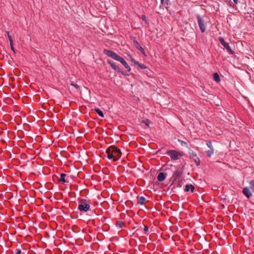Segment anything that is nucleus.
I'll use <instances>...</instances> for the list:
<instances>
[{
	"instance_id": "nucleus-8",
	"label": "nucleus",
	"mask_w": 254,
	"mask_h": 254,
	"mask_svg": "<svg viewBox=\"0 0 254 254\" xmlns=\"http://www.w3.org/2000/svg\"><path fill=\"white\" fill-rule=\"evenodd\" d=\"M244 195L248 198L252 196V191L248 187H245L243 190Z\"/></svg>"
},
{
	"instance_id": "nucleus-23",
	"label": "nucleus",
	"mask_w": 254,
	"mask_h": 254,
	"mask_svg": "<svg viewBox=\"0 0 254 254\" xmlns=\"http://www.w3.org/2000/svg\"><path fill=\"white\" fill-rule=\"evenodd\" d=\"M143 123L148 127L149 126V124L150 123V121L147 119L143 121Z\"/></svg>"
},
{
	"instance_id": "nucleus-15",
	"label": "nucleus",
	"mask_w": 254,
	"mask_h": 254,
	"mask_svg": "<svg viewBox=\"0 0 254 254\" xmlns=\"http://www.w3.org/2000/svg\"><path fill=\"white\" fill-rule=\"evenodd\" d=\"M219 40L225 48H229L223 38L219 37Z\"/></svg>"
},
{
	"instance_id": "nucleus-21",
	"label": "nucleus",
	"mask_w": 254,
	"mask_h": 254,
	"mask_svg": "<svg viewBox=\"0 0 254 254\" xmlns=\"http://www.w3.org/2000/svg\"><path fill=\"white\" fill-rule=\"evenodd\" d=\"M145 200V198L143 196H141L138 200V202L140 204H143L144 203V201Z\"/></svg>"
},
{
	"instance_id": "nucleus-12",
	"label": "nucleus",
	"mask_w": 254,
	"mask_h": 254,
	"mask_svg": "<svg viewBox=\"0 0 254 254\" xmlns=\"http://www.w3.org/2000/svg\"><path fill=\"white\" fill-rule=\"evenodd\" d=\"M166 176L164 173H159L157 179L160 182H163L165 179Z\"/></svg>"
},
{
	"instance_id": "nucleus-11",
	"label": "nucleus",
	"mask_w": 254,
	"mask_h": 254,
	"mask_svg": "<svg viewBox=\"0 0 254 254\" xmlns=\"http://www.w3.org/2000/svg\"><path fill=\"white\" fill-rule=\"evenodd\" d=\"M195 188L192 185H187L185 187V191L186 192L190 190L191 192H193Z\"/></svg>"
},
{
	"instance_id": "nucleus-19",
	"label": "nucleus",
	"mask_w": 254,
	"mask_h": 254,
	"mask_svg": "<svg viewBox=\"0 0 254 254\" xmlns=\"http://www.w3.org/2000/svg\"><path fill=\"white\" fill-rule=\"evenodd\" d=\"M95 111L99 115V116H100L101 117H104V114L100 109H95Z\"/></svg>"
},
{
	"instance_id": "nucleus-26",
	"label": "nucleus",
	"mask_w": 254,
	"mask_h": 254,
	"mask_svg": "<svg viewBox=\"0 0 254 254\" xmlns=\"http://www.w3.org/2000/svg\"><path fill=\"white\" fill-rule=\"evenodd\" d=\"M133 41H134V46L135 47V48H138L140 46L139 43L136 41L134 40Z\"/></svg>"
},
{
	"instance_id": "nucleus-2",
	"label": "nucleus",
	"mask_w": 254,
	"mask_h": 254,
	"mask_svg": "<svg viewBox=\"0 0 254 254\" xmlns=\"http://www.w3.org/2000/svg\"><path fill=\"white\" fill-rule=\"evenodd\" d=\"M104 53L105 54L112 58L114 60L119 61L125 66V67L127 68V64L126 62L121 57L118 55L114 52L107 49H105Z\"/></svg>"
},
{
	"instance_id": "nucleus-22",
	"label": "nucleus",
	"mask_w": 254,
	"mask_h": 254,
	"mask_svg": "<svg viewBox=\"0 0 254 254\" xmlns=\"http://www.w3.org/2000/svg\"><path fill=\"white\" fill-rule=\"evenodd\" d=\"M141 19L144 21L145 23H147V19L145 15H142L141 17Z\"/></svg>"
},
{
	"instance_id": "nucleus-28",
	"label": "nucleus",
	"mask_w": 254,
	"mask_h": 254,
	"mask_svg": "<svg viewBox=\"0 0 254 254\" xmlns=\"http://www.w3.org/2000/svg\"><path fill=\"white\" fill-rule=\"evenodd\" d=\"M130 59H131V61L132 62H133L135 64H136V65H138V64H139V63L137 61H135L132 58H130Z\"/></svg>"
},
{
	"instance_id": "nucleus-5",
	"label": "nucleus",
	"mask_w": 254,
	"mask_h": 254,
	"mask_svg": "<svg viewBox=\"0 0 254 254\" xmlns=\"http://www.w3.org/2000/svg\"><path fill=\"white\" fill-rule=\"evenodd\" d=\"M196 18L198 22V24L201 32L202 33L204 32L206 30V26L204 24V21L201 18V17L198 15H197Z\"/></svg>"
},
{
	"instance_id": "nucleus-17",
	"label": "nucleus",
	"mask_w": 254,
	"mask_h": 254,
	"mask_svg": "<svg viewBox=\"0 0 254 254\" xmlns=\"http://www.w3.org/2000/svg\"><path fill=\"white\" fill-rule=\"evenodd\" d=\"M252 192H254V180L250 181L249 184V188Z\"/></svg>"
},
{
	"instance_id": "nucleus-30",
	"label": "nucleus",
	"mask_w": 254,
	"mask_h": 254,
	"mask_svg": "<svg viewBox=\"0 0 254 254\" xmlns=\"http://www.w3.org/2000/svg\"><path fill=\"white\" fill-rule=\"evenodd\" d=\"M149 230V229L147 227V226H145L144 227V231L145 233H146L147 232H148Z\"/></svg>"
},
{
	"instance_id": "nucleus-13",
	"label": "nucleus",
	"mask_w": 254,
	"mask_h": 254,
	"mask_svg": "<svg viewBox=\"0 0 254 254\" xmlns=\"http://www.w3.org/2000/svg\"><path fill=\"white\" fill-rule=\"evenodd\" d=\"M108 63L114 69L116 70L119 69L118 66L116 65V64L114 62L108 60Z\"/></svg>"
},
{
	"instance_id": "nucleus-16",
	"label": "nucleus",
	"mask_w": 254,
	"mask_h": 254,
	"mask_svg": "<svg viewBox=\"0 0 254 254\" xmlns=\"http://www.w3.org/2000/svg\"><path fill=\"white\" fill-rule=\"evenodd\" d=\"M189 153L190 158H193V157L197 156L196 153L192 150L190 149Z\"/></svg>"
},
{
	"instance_id": "nucleus-35",
	"label": "nucleus",
	"mask_w": 254,
	"mask_h": 254,
	"mask_svg": "<svg viewBox=\"0 0 254 254\" xmlns=\"http://www.w3.org/2000/svg\"><path fill=\"white\" fill-rule=\"evenodd\" d=\"M130 67L128 65V71H130Z\"/></svg>"
},
{
	"instance_id": "nucleus-1",
	"label": "nucleus",
	"mask_w": 254,
	"mask_h": 254,
	"mask_svg": "<svg viewBox=\"0 0 254 254\" xmlns=\"http://www.w3.org/2000/svg\"><path fill=\"white\" fill-rule=\"evenodd\" d=\"M107 157L109 159L116 161L121 156V152L119 148L113 146H110L106 151Z\"/></svg>"
},
{
	"instance_id": "nucleus-18",
	"label": "nucleus",
	"mask_w": 254,
	"mask_h": 254,
	"mask_svg": "<svg viewBox=\"0 0 254 254\" xmlns=\"http://www.w3.org/2000/svg\"><path fill=\"white\" fill-rule=\"evenodd\" d=\"M193 161L195 162V164L198 166L200 165V161L199 158L197 156L193 157V158H191Z\"/></svg>"
},
{
	"instance_id": "nucleus-4",
	"label": "nucleus",
	"mask_w": 254,
	"mask_h": 254,
	"mask_svg": "<svg viewBox=\"0 0 254 254\" xmlns=\"http://www.w3.org/2000/svg\"><path fill=\"white\" fill-rule=\"evenodd\" d=\"M166 154L169 155L172 160H176L179 159L180 157L183 156V154L181 152H178L176 150H169L167 152Z\"/></svg>"
},
{
	"instance_id": "nucleus-10",
	"label": "nucleus",
	"mask_w": 254,
	"mask_h": 254,
	"mask_svg": "<svg viewBox=\"0 0 254 254\" xmlns=\"http://www.w3.org/2000/svg\"><path fill=\"white\" fill-rule=\"evenodd\" d=\"M66 174L64 173H62L60 175V177L59 179V181L63 183H68V181L65 179Z\"/></svg>"
},
{
	"instance_id": "nucleus-14",
	"label": "nucleus",
	"mask_w": 254,
	"mask_h": 254,
	"mask_svg": "<svg viewBox=\"0 0 254 254\" xmlns=\"http://www.w3.org/2000/svg\"><path fill=\"white\" fill-rule=\"evenodd\" d=\"M213 79L216 82H219L220 81L219 75L217 72L214 73Z\"/></svg>"
},
{
	"instance_id": "nucleus-32",
	"label": "nucleus",
	"mask_w": 254,
	"mask_h": 254,
	"mask_svg": "<svg viewBox=\"0 0 254 254\" xmlns=\"http://www.w3.org/2000/svg\"><path fill=\"white\" fill-rule=\"evenodd\" d=\"M11 50L12 51V52L15 53V50L16 49H14V48H12V49H11Z\"/></svg>"
},
{
	"instance_id": "nucleus-9",
	"label": "nucleus",
	"mask_w": 254,
	"mask_h": 254,
	"mask_svg": "<svg viewBox=\"0 0 254 254\" xmlns=\"http://www.w3.org/2000/svg\"><path fill=\"white\" fill-rule=\"evenodd\" d=\"M182 173L183 172L181 170L178 169L173 174L172 178L175 181H176L181 176Z\"/></svg>"
},
{
	"instance_id": "nucleus-37",
	"label": "nucleus",
	"mask_w": 254,
	"mask_h": 254,
	"mask_svg": "<svg viewBox=\"0 0 254 254\" xmlns=\"http://www.w3.org/2000/svg\"><path fill=\"white\" fill-rule=\"evenodd\" d=\"M164 0H161V3H163Z\"/></svg>"
},
{
	"instance_id": "nucleus-20",
	"label": "nucleus",
	"mask_w": 254,
	"mask_h": 254,
	"mask_svg": "<svg viewBox=\"0 0 254 254\" xmlns=\"http://www.w3.org/2000/svg\"><path fill=\"white\" fill-rule=\"evenodd\" d=\"M125 225V224L122 221H119V222H117V226L119 228H122Z\"/></svg>"
},
{
	"instance_id": "nucleus-29",
	"label": "nucleus",
	"mask_w": 254,
	"mask_h": 254,
	"mask_svg": "<svg viewBox=\"0 0 254 254\" xmlns=\"http://www.w3.org/2000/svg\"><path fill=\"white\" fill-rule=\"evenodd\" d=\"M15 253H16V254H21V251L20 249H16L15 250Z\"/></svg>"
},
{
	"instance_id": "nucleus-36",
	"label": "nucleus",
	"mask_w": 254,
	"mask_h": 254,
	"mask_svg": "<svg viewBox=\"0 0 254 254\" xmlns=\"http://www.w3.org/2000/svg\"><path fill=\"white\" fill-rule=\"evenodd\" d=\"M131 220H129V221L128 220L127 224H130L131 223Z\"/></svg>"
},
{
	"instance_id": "nucleus-38",
	"label": "nucleus",
	"mask_w": 254,
	"mask_h": 254,
	"mask_svg": "<svg viewBox=\"0 0 254 254\" xmlns=\"http://www.w3.org/2000/svg\"><path fill=\"white\" fill-rule=\"evenodd\" d=\"M132 144V143H129V145H130V146H131V144Z\"/></svg>"
},
{
	"instance_id": "nucleus-33",
	"label": "nucleus",
	"mask_w": 254,
	"mask_h": 254,
	"mask_svg": "<svg viewBox=\"0 0 254 254\" xmlns=\"http://www.w3.org/2000/svg\"><path fill=\"white\" fill-rule=\"evenodd\" d=\"M235 3L237 4L238 2V0H233Z\"/></svg>"
},
{
	"instance_id": "nucleus-27",
	"label": "nucleus",
	"mask_w": 254,
	"mask_h": 254,
	"mask_svg": "<svg viewBox=\"0 0 254 254\" xmlns=\"http://www.w3.org/2000/svg\"><path fill=\"white\" fill-rule=\"evenodd\" d=\"M228 52L230 54H233L235 52L232 50V49H226Z\"/></svg>"
},
{
	"instance_id": "nucleus-6",
	"label": "nucleus",
	"mask_w": 254,
	"mask_h": 254,
	"mask_svg": "<svg viewBox=\"0 0 254 254\" xmlns=\"http://www.w3.org/2000/svg\"><path fill=\"white\" fill-rule=\"evenodd\" d=\"M130 191V194L131 196V199H128V206L129 205L130 202L131 204H133L134 203H136V201L135 200V198H137V193L135 192L134 190L133 189L131 190H128V192Z\"/></svg>"
},
{
	"instance_id": "nucleus-3",
	"label": "nucleus",
	"mask_w": 254,
	"mask_h": 254,
	"mask_svg": "<svg viewBox=\"0 0 254 254\" xmlns=\"http://www.w3.org/2000/svg\"><path fill=\"white\" fill-rule=\"evenodd\" d=\"M90 208V202L88 200L82 199L79 201L78 209L82 212H87Z\"/></svg>"
},
{
	"instance_id": "nucleus-7",
	"label": "nucleus",
	"mask_w": 254,
	"mask_h": 254,
	"mask_svg": "<svg viewBox=\"0 0 254 254\" xmlns=\"http://www.w3.org/2000/svg\"><path fill=\"white\" fill-rule=\"evenodd\" d=\"M206 145L208 146V147L209 148V149L206 150V152L207 153V155L209 157H211V155L214 153V147H213L212 144L210 141H207L206 143Z\"/></svg>"
},
{
	"instance_id": "nucleus-31",
	"label": "nucleus",
	"mask_w": 254,
	"mask_h": 254,
	"mask_svg": "<svg viewBox=\"0 0 254 254\" xmlns=\"http://www.w3.org/2000/svg\"><path fill=\"white\" fill-rule=\"evenodd\" d=\"M71 85H72V86H74V87H75L76 88H77V85H76V84H75L74 83H71Z\"/></svg>"
},
{
	"instance_id": "nucleus-25",
	"label": "nucleus",
	"mask_w": 254,
	"mask_h": 254,
	"mask_svg": "<svg viewBox=\"0 0 254 254\" xmlns=\"http://www.w3.org/2000/svg\"><path fill=\"white\" fill-rule=\"evenodd\" d=\"M8 38H9V41H10V48H13L11 37L10 36H9V35H8Z\"/></svg>"
},
{
	"instance_id": "nucleus-34",
	"label": "nucleus",
	"mask_w": 254,
	"mask_h": 254,
	"mask_svg": "<svg viewBox=\"0 0 254 254\" xmlns=\"http://www.w3.org/2000/svg\"><path fill=\"white\" fill-rule=\"evenodd\" d=\"M140 50H141L142 53L144 52V49L143 48L140 49Z\"/></svg>"
},
{
	"instance_id": "nucleus-24",
	"label": "nucleus",
	"mask_w": 254,
	"mask_h": 254,
	"mask_svg": "<svg viewBox=\"0 0 254 254\" xmlns=\"http://www.w3.org/2000/svg\"><path fill=\"white\" fill-rule=\"evenodd\" d=\"M138 66L141 69H145L146 68V66L143 64H138Z\"/></svg>"
}]
</instances>
